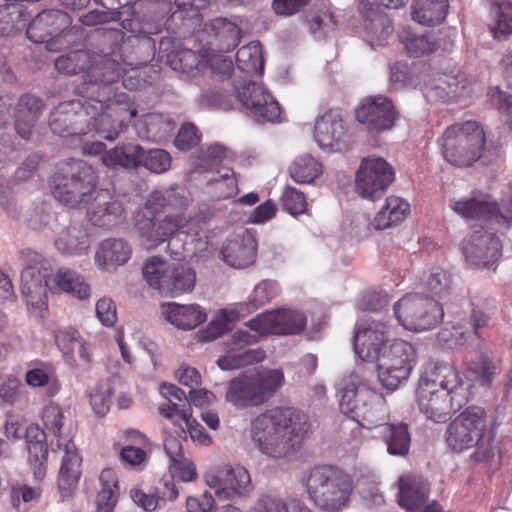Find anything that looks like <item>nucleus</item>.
<instances>
[{
	"label": "nucleus",
	"instance_id": "obj_29",
	"mask_svg": "<svg viewBox=\"0 0 512 512\" xmlns=\"http://www.w3.org/2000/svg\"><path fill=\"white\" fill-rule=\"evenodd\" d=\"M51 277L46 275L37 267H26L21 274V292L28 307L42 311L46 305L47 288L51 290Z\"/></svg>",
	"mask_w": 512,
	"mask_h": 512
},
{
	"label": "nucleus",
	"instance_id": "obj_62",
	"mask_svg": "<svg viewBox=\"0 0 512 512\" xmlns=\"http://www.w3.org/2000/svg\"><path fill=\"white\" fill-rule=\"evenodd\" d=\"M249 512H289L285 501L273 493H262Z\"/></svg>",
	"mask_w": 512,
	"mask_h": 512
},
{
	"label": "nucleus",
	"instance_id": "obj_55",
	"mask_svg": "<svg viewBox=\"0 0 512 512\" xmlns=\"http://www.w3.org/2000/svg\"><path fill=\"white\" fill-rule=\"evenodd\" d=\"M424 285L440 297L451 293L453 288L452 274L441 267H433L425 276Z\"/></svg>",
	"mask_w": 512,
	"mask_h": 512
},
{
	"label": "nucleus",
	"instance_id": "obj_39",
	"mask_svg": "<svg viewBox=\"0 0 512 512\" xmlns=\"http://www.w3.org/2000/svg\"><path fill=\"white\" fill-rule=\"evenodd\" d=\"M410 214V204L398 196H390L376 214L371 225L376 230H384L403 222Z\"/></svg>",
	"mask_w": 512,
	"mask_h": 512
},
{
	"label": "nucleus",
	"instance_id": "obj_34",
	"mask_svg": "<svg viewBox=\"0 0 512 512\" xmlns=\"http://www.w3.org/2000/svg\"><path fill=\"white\" fill-rule=\"evenodd\" d=\"M64 456L58 474V489L61 496L68 497L77 486L80 477L81 457L75 444L71 440L63 443Z\"/></svg>",
	"mask_w": 512,
	"mask_h": 512
},
{
	"label": "nucleus",
	"instance_id": "obj_51",
	"mask_svg": "<svg viewBox=\"0 0 512 512\" xmlns=\"http://www.w3.org/2000/svg\"><path fill=\"white\" fill-rule=\"evenodd\" d=\"M87 234L76 225H70L57 234L55 246L63 254H76L84 249Z\"/></svg>",
	"mask_w": 512,
	"mask_h": 512
},
{
	"label": "nucleus",
	"instance_id": "obj_2",
	"mask_svg": "<svg viewBox=\"0 0 512 512\" xmlns=\"http://www.w3.org/2000/svg\"><path fill=\"white\" fill-rule=\"evenodd\" d=\"M471 384L463 381L456 368L447 362H430L419 381L417 402L426 418L445 422L451 412L470 399Z\"/></svg>",
	"mask_w": 512,
	"mask_h": 512
},
{
	"label": "nucleus",
	"instance_id": "obj_53",
	"mask_svg": "<svg viewBox=\"0 0 512 512\" xmlns=\"http://www.w3.org/2000/svg\"><path fill=\"white\" fill-rule=\"evenodd\" d=\"M91 62V55L84 50L70 52L67 55L58 57L55 61V68L67 75H76L82 71H88Z\"/></svg>",
	"mask_w": 512,
	"mask_h": 512
},
{
	"label": "nucleus",
	"instance_id": "obj_25",
	"mask_svg": "<svg viewBox=\"0 0 512 512\" xmlns=\"http://www.w3.org/2000/svg\"><path fill=\"white\" fill-rule=\"evenodd\" d=\"M220 255L230 267L243 269L251 266L257 255L254 235L247 230L231 235L224 242Z\"/></svg>",
	"mask_w": 512,
	"mask_h": 512
},
{
	"label": "nucleus",
	"instance_id": "obj_61",
	"mask_svg": "<svg viewBox=\"0 0 512 512\" xmlns=\"http://www.w3.org/2000/svg\"><path fill=\"white\" fill-rule=\"evenodd\" d=\"M142 166L154 173L166 172L171 166V156L163 149H144Z\"/></svg>",
	"mask_w": 512,
	"mask_h": 512
},
{
	"label": "nucleus",
	"instance_id": "obj_50",
	"mask_svg": "<svg viewBox=\"0 0 512 512\" xmlns=\"http://www.w3.org/2000/svg\"><path fill=\"white\" fill-rule=\"evenodd\" d=\"M101 491L97 495L98 512H112L118 499V486L115 473L104 469L99 477Z\"/></svg>",
	"mask_w": 512,
	"mask_h": 512
},
{
	"label": "nucleus",
	"instance_id": "obj_17",
	"mask_svg": "<svg viewBox=\"0 0 512 512\" xmlns=\"http://www.w3.org/2000/svg\"><path fill=\"white\" fill-rule=\"evenodd\" d=\"M247 325L258 335L298 334L305 328L306 316L298 310L278 309L258 315L251 319Z\"/></svg>",
	"mask_w": 512,
	"mask_h": 512
},
{
	"label": "nucleus",
	"instance_id": "obj_1",
	"mask_svg": "<svg viewBox=\"0 0 512 512\" xmlns=\"http://www.w3.org/2000/svg\"><path fill=\"white\" fill-rule=\"evenodd\" d=\"M189 205L186 191L180 187H171L153 191L144 205L134 214V227L146 249H155L164 242L174 260H181V251L173 250V237L193 221L186 217L184 211Z\"/></svg>",
	"mask_w": 512,
	"mask_h": 512
},
{
	"label": "nucleus",
	"instance_id": "obj_22",
	"mask_svg": "<svg viewBox=\"0 0 512 512\" xmlns=\"http://www.w3.org/2000/svg\"><path fill=\"white\" fill-rule=\"evenodd\" d=\"M388 327L381 321H368L354 334V352L362 361L375 362L387 347Z\"/></svg>",
	"mask_w": 512,
	"mask_h": 512
},
{
	"label": "nucleus",
	"instance_id": "obj_18",
	"mask_svg": "<svg viewBox=\"0 0 512 512\" xmlns=\"http://www.w3.org/2000/svg\"><path fill=\"white\" fill-rule=\"evenodd\" d=\"M462 252L466 260L477 267H491L502 254L499 238L482 226H475L472 233L463 240Z\"/></svg>",
	"mask_w": 512,
	"mask_h": 512
},
{
	"label": "nucleus",
	"instance_id": "obj_7",
	"mask_svg": "<svg viewBox=\"0 0 512 512\" xmlns=\"http://www.w3.org/2000/svg\"><path fill=\"white\" fill-rule=\"evenodd\" d=\"M307 491L312 501L321 509L336 512L343 509L352 491L348 474L334 466H319L311 470Z\"/></svg>",
	"mask_w": 512,
	"mask_h": 512
},
{
	"label": "nucleus",
	"instance_id": "obj_38",
	"mask_svg": "<svg viewBox=\"0 0 512 512\" xmlns=\"http://www.w3.org/2000/svg\"><path fill=\"white\" fill-rule=\"evenodd\" d=\"M429 485L425 479L415 475H406L399 479V504L413 511L426 503Z\"/></svg>",
	"mask_w": 512,
	"mask_h": 512
},
{
	"label": "nucleus",
	"instance_id": "obj_13",
	"mask_svg": "<svg viewBox=\"0 0 512 512\" xmlns=\"http://www.w3.org/2000/svg\"><path fill=\"white\" fill-rule=\"evenodd\" d=\"M119 55H91V62L85 74L86 92L100 101H111L116 97L113 84L126 71L124 64L119 62Z\"/></svg>",
	"mask_w": 512,
	"mask_h": 512
},
{
	"label": "nucleus",
	"instance_id": "obj_47",
	"mask_svg": "<svg viewBox=\"0 0 512 512\" xmlns=\"http://www.w3.org/2000/svg\"><path fill=\"white\" fill-rule=\"evenodd\" d=\"M490 31L495 39L503 40L512 34V2H495L490 8Z\"/></svg>",
	"mask_w": 512,
	"mask_h": 512
},
{
	"label": "nucleus",
	"instance_id": "obj_41",
	"mask_svg": "<svg viewBox=\"0 0 512 512\" xmlns=\"http://www.w3.org/2000/svg\"><path fill=\"white\" fill-rule=\"evenodd\" d=\"M214 0H174V6L171 8V15L168 21L171 25L179 28L186 27L190 29L200 22V9H205L211 5Z\"/></svg>",
	"mask_w": 512,
	"mask_h": 512
},
{
	"label": "nucleus",
	"instance_id": "obj_28",
	"mask_svg": "<svg viewBox=\"0 0 512 512\" xmlns=\"http://www.w3.org/2000/svg\"><path fill=\"white\" fill-rule=\"evenodd\" d=\"M451 208L466 219L489 220L500 226L507 223L497 203L487 194H475L469 199L454 201Z\"/></svg>",
	"mask_w": 512,
	"mask_h": 512
},
{
	"label": "nucleus",
	"instance_id": "obj_33",
	"mask_svg": "<svg viewBox=\"0 0 512 512\" xmlns=\"http://www.w3.org/2000/svg\"><path fill=\"white\" fill-rule=\"evenodd\" d=\"M26 447L28 462L35 479L42 480L46 474L48 446L46 433L38 425L31 424L26 428Z\"/></svg>",
	"mask_w": 512,
	"mask_h": 512
},
{
	"label": "nucleus",
	"instance_id": "obj_49",
	"mask_svg": "<svg viewBox=\"0 0 512 512\" xmlns=\"http://www.w3.org/2000/svg\"><path fill=\"white\" fill-rule=\"evenodd\" d=\"M26 25L27 20L20 4L8 3L0 6V37L15 35Z\"/></svg>",
	"mask_w": 512,
	"mask_h": 512
},
{
	"label": "nucleus",
	"instance_id": "obj_8",
	"mask_svg": "<svg viewBox=\"0 0 512 512\" xmlns=\"http://www.w3.org/2000/svg\"><path fill=\"white\" fill-rule=\"evenodd\" d=\"M439 143L449 163L458 167L471 166L481 157L485 135L476 121H466L449 126Z\"/></svg>",
	"mask_w": 512,
	"mask_h": 512
},
{
	"label": "nucleus",
	"instance_id": "obj_56",
	"mask_svg": "<svg viewBox=\"0 0 512 512\" xmlns=\"http://www.w3.org/2000/svg\"><path fill=\"white\" fill-rule=\"evenodd\" d=\"M468 372L481 386L489 387L497 375V366L488 355L482 353L479 355L478 361L469 365Z\"/></svg>",
	"mask_w": 512,
	"mask_h": 512
},
{
	"label": "nucleus",
	"instance_id": "obj_14",
	"mask_svg": "<svg viewBox=\"0 0 512 512\" xmlns=\"http://www.w3.org/2000/svg\"><path fill=\"white\" fill-rule=\"evenodd\" d=\"M91 100H72L59 104L49 117V126L53 133L60 136L84 135L90 131L89 119L97 114L96 108H90Z\"/></svg>",
	"mask_w": 512,
	"mask_h": 512
},
{
	"label": "nucleus",
	"instance_id": "obj_6",
	"mask_svg": "<svg viewBox=\"0 0 512 512\" xmlns=\"http://www.w3.org/2000/svg\"><path fill=\"white\" fill-rule=\"evenodd\" d=\"M284 383L280 369L261 368L248 371L232 379L225 398L235 407H256L268 401Z\"/></svg>",
	"mask_w": 512,
	"mask_h": 512
},
{
	"label": "nucleus",
	"instance_id": "obj_48",
	"mask_svg": "<svg viewBox=\"0 0 512 512\" xmlns=\"http://www.w3.org/2000/svg\"><path fill=\"white\" fill-rule=\"evenodd\" d=\"M237 67L248 75L261 74L264 68L261 45L252 41L241 47L236 54Z\"/></svg>",
	"mask_w": 512,
	"mask_h": 512
},
{
	"label": "nucleus",
	"instance_id": "obj_45",
	"mask_svg": "<svg viewBox=\"0 0 512 512\" xmlns=\"http://www.w3.org/2000/svg\"><path fill=\"white\" fill-rule=\"evenodd\" d=\"M166 63L176 72L194 77L205 68V58L188 48H174L166 54Z\"/></svg>",
	"mask_w": 512,
	"mask_h": 512
},
{
	"label": "nucleus",
	"instance_id": "obj_21",
	"mask_svg": "<svg viewBox=\"0 0 512 512\" xmlns=\"http://www.w3.org/2000/svg\"><path fill=\"white\" fill-rule=\"evenodd\" d=\"M375 395L365 385H356L349 382L343 389L339 408L347 417L355 420L362 426L373 424L372 401Z\"/></svg>",
	"mask_w": 512,
	"mask_h": 512
},
{
	"label": "nucleus",
	"instance_id": "obj_43",
	"mask_svg": "<svg viewBox=\"0 0 512 512\" xmlns=\"http://www.w3.org/2000/svg\"><path fill=\"white\" fill-rule=\"evenodd\" d=\"M131 249L123 239L103 240L95 255V262L101 269L123 265L130 258Z\"/></svg>",
	"mask_w": 512,
	"mask_h": 512
},
{
	"label": "nucleus",
	"instance_id": "obj_19",
	"mask_svg": "<svg viewBox=\"0 0 512 512\" xmlns=\"http://www.w3.org/2000/svg\"><path fill=\"white\" fill-rule=\"evenodd\" d=\"M236 96L255 121L264 123L279 120V103L261 84L248 82L236 90Z\"/></svg>",
	"mask_w": 512,
	"mask_h": 512
},
{
	"label": "nucleus",
	"instance_id": "obj_10",
	"mask_svg": "<svg viewBox=\"0 0 512 512\" xmlns=\"http://www.w3.org/2000/svg\"><path fill=\"white\" fill-rule=\"evenodd\" d=\"M415 348L404 340H394L384 347L375 361L378 379L388 390L394 391L405 382L416 364Z\"/></svg>",
	"mask_w": 512,
	"mask_h": 512
},
{
	"label": "nucleus",
	"instance_id": "obj_58",
	"mask_svg": "<svg viewBox=\"0 0 512 512\" xmlns=\"http://www.w3.org/2000/svg\"><path fill=\"white\" fill-rule=\"evenodd\" d=\"M42 420L45 428L57 437V445L61 448L63 443L68 440L61 433V428L63 426V414L61 409L54 404L45 406L42 412Z\"/></svg>",
	"mask_w": 512,
	"mask_h": 512
},
{
	"label": "nucleus",
	"instance_id": "obj_15",
	"mask_svg": "<svg viewBox=\"0 0 512 512\" xmlns=\"http://www.w3.org/2000/svg\"><path fill=\"white\" fill-rule=\"evenodd\" d=\"M393 167L380 156L363 158L355 175V190L363 198H380L393 182Z\"/></svg>",
	"mask_w": 512,
	"mask_h": 512
},
{
	"label": "nucleus",
	"instance_id": "obj_57",
	"mask_svg": "<svg viewBox=\"0 0 512 512\" xmlns=\"http://www.w3.org/2000/svg\"><path fill=\"white\" fill-rule=\"evenodd\" d=\"M208 185L219 199L229 198L238 193L237 180L231 168H224L219 178L210 179Z\"/></svg>",
	"mask_w": 512,
	"mask_h": 512
},
{
	"label": "nucleus",
	"instance_id": "obj_42",
	"mask_svg": "<svg viewBox=\"0 0 512 512\" xmlns=\"http://www.w3.org/2000/svg\"><path fill=\"white\" fill-rule=\"evenodd\" d=\"M174 128L173 120L161 113L146 114L136 124L138 136L153 142L165 139Z\"/></svg>",
	"mask_w": 512,
	"mask_h": 512
},
{
	"label": "nucleus",
	"instance_id": "obj_54",
	"mask_svg": "<svg viewBox=\"0 0 512 512\" xmlns=\"http://www.w3.org/2000/svg\"><path fill=\"white\" fill-rule=\"evenodd\" d=\"M404 44L407 52L414 57L433 53L440 47L439 40L433 33L407 34Z\"/></svg>",
	"mask_w": 512,
	"mask_h": 512
},
{
	"label": "nucleus",
	"instance_id": "obj_60",
	"mask_svg": "<svg viewBox=\"0 0 512 512\" xmlns=\"http://www.w3.org/2000/svg\"><path fill=\"white\" fill-rule=\"evenodd\" d=\"M58 348L63 353L67 363L75 365V352L77 347H81V339L75 330L59 331L55 336Z\"/></svg>",
	"mask_w": 512,
	"mask_h": 512
},
{
	"label": "nucleus",
	"instance_id": "obj_9",
	"mask_svg": "<svg viewBox=\"0 0 512 512\" xmlns=\"http://www.w3.org/2000/svg\"><path fill=\"white\" fill-rule=\"evenodd\" d=\"M147 284L163 296L176 297L193 290L194 270L181 263H169L159 256L149 258L142 267Z\"/></svg>",
	"mask_w": 512,
	"mask_h": 512
},
{
	"label": "nucleus",
	"instance_id": "obj_36",
	"mask_svg": "<svg viewBox=\"0 0 512 512\" xmlns=\"http://www.w3.org/2000/svg\"><path fill=\"white\" fill-rule=\"evenodd\" d=\"M67 18V14L59 10L43 11L27 27V37L35 43L47 42L59 32L60 25L65 24Z\"/></svg>",
	"mask_w": 512,
	"mask_h": 512
},
{
	"label": "nucleus",
	"instance_id": "obj_35",
	"mask_svg": "<svg viewBox=\"0 0 512 512\" xmlns=\"http://www.w3.org/2000/svg\"><path fill=\"white\" fill-rule=\"evenodd\" d=\"M64 456L58 474V489L61 496L68 497L77 486L80 477L81 457L75 444L71 440L63 443Z\"/></svg>",
	"mask_w": 512,
	"mask_h": 512
},
{
	"label": "nucleus",
	"instance_id": "obj_37",
	"mask_svg": "<svg viewBox=\"0 0 512 512\" xmlns=\"http://www.w3.org/2000/svg\"><path fill=\"white\" fill-rule=\"evenodd\" d=\"M162 315L172 325L183 330L194 329L206 319V314L197 304L168 303L162 306Z\"/></svg>",
	"mask_w": 512,
	"mask_h": 512
},
{
	"label": "nucleus",
	"instance_id": "obj_11",
	"mask_svg": "<svg viewBox=\"0 0 512 512\" xmlns=\"http://www.w3.org/2000/svg\"><path fill=\"white\" fill-rule=\"evenodd\" d=\"M398 322L411 331L434 328L444 316L443 308L433 298L420 293H408L394 304Z\"/></svg>",
	"mask_w": 512,
	"mask_h": 512
},
{
	"label": "nucleus",
	"instance_id": "obj_52",
	"mask_svg": "<svg viewBox=\"0 0 512 512\" xmlns=\"http://www.w3.org/2000/svg\"><path fill=\"white\" fill-rule=\"evenodd\" d=\"M289 173L298 183H311L322 173L321 164L310 155H302L292 163Z\"/></svg>",
	"mask_w": 512,
	"mask_h": 512
},
{
	"label": "nucleus",
	"instance_id": "obj_3",
	"mask_svg": "<svg viewBox=\"0 0 512 512\" xmlns=\"http://www.w3.org/2000/svg\"><path fill=\"white\" fill-rule=\"evenodd\" d=\"M309 429L307 419L293 408H274L252 422V439L263 454L280 458L299 449Z\"/></svg>",
	"mask_w": 512,
	"mask_h": 512
},
{
	"label": "nucleus",
	"instance_id": "obj_23",
	"mask_svg": "<svg viewBox=\"0 0 512 512\" xmlns=\"http://www.w3.org/2000/svg\"><path fill=\"white\" fill-rule=\"evenodd\" d=\"M356 118L370 132L380 133L393 127L396 112L388 98L367 97L356 110Z\"/></svg>",
	"mask_w": 512,
	"mask_h": 512
},
{
	"label": "nucleus",
	"instance_id": "obj_44",
	"mask_svg": "<svg viewBox=\"0 0 512 512\" xmlns=\"http://www.w3.org/2000/svg\"><path fill=\"white\" fill-rule=\"evenodd\" d=\"M51 282V290L65 292L80 300L90 297L89 285L81 275L71 269L60 268L51 276Z\"/></svg>",
	"mask_w": 512,
	"mask_h": 512
},
{
	"label": "nucleus",
	"instance_id": "obj_63",
	"mask_svg": "<svg viewBox=\"0 0 512 512\" xmlns=\"http://www.w3.org/2000/svg\"><path fill=\"white\" fill-rule=\"evenodd\" d=\"M180 417L185 422L193 441L202 445H209L211 443V437L205 432L204 427L192 418L189 405L180 410Z\"/></svg>",
	"mask_w": 512,
	"mask_h": 512
},
{
	"label": "nucleus",
	"instance_id": "obj_31",
	"mask_svg": "<svg viewBox=\"0 0 512 512\" xmlns=\"http://www.w3.org/2000/svg\"><path fill=\"white\" fill-rule=\"evenodd\" d=\"M345 133V125L340 114L329 111L316 121L314 139L321 149L339 150Z\"/></svg>",
	"mask_w": 512,
	"mask_h": 512
},
{
	"label": "nucleus",
	"instance_id": "obj_64",
	"mask_svg": "<svg viewBox=\"0 0 512 512\" xmlns=\"http://www.w3.org/2000/svg\"><path fill=\"white\" fill-rule=\"evenodd\" d=\"M489 95L492 105L507 117V123L512 128V95L500 90L499 87L491 88Z\"/></svg>",
	"mask_w": 512,
	"mask_h": 512
},
{
	"label": "nucleus",
	"instance_id": "obj_26",
	"mask_svg": "<svg viewBox=\"0 0 512 512\" xmlns=\"http://www.w3.org/2000/svg\"><path fill=\"white\" fill-rule=\"evenodd\" d=\"M207 483L216 489L215 496L218 499L227 500L245 495L250 489L251 479L244 467L226 465Z\"/></svg>",
	"mask_w": 512,
	"mask_h": 512
},
{
	"label": "nucleus",
	"instance_id": "obj_59",
	"mask_svg": "<svg viewBox=\"0 0 512 512\" xmlns=\"http://www.w3.org/2000/svg\"><path fill=\"white\" fill-rule=\"evenodd\" d=\"M227 157V150L223 145L213 144L203 150L198 156L196 168L199 172L212 171Z\"/></svg>",
	"mask_w": 512,
	"mask_h": 512
},
{
	"label": "nucleus",
	"instance_id": "obj_5",
	"mask_svg": "<svg viewBox=\"0 0 512 512\" xmlns=\"http://www.w3.org/2000/svg\"><path fill=\"white\" fill-rule=\"evenodd\" d=\"M97 183L98 176L91 165L72 159L57 168L52 178V193L59 202L76 208L88 203Z\"/></svg>",
	"mask_w": 512,
	"mask_h": 512
},
{
	"label": "nucleus",
	"instance_id": "obj_12",
	"mask_svg": "<svg viewBox=\"0 0 512 512\" xmlns=\"http://www.w3.org/2000/svg\"><path fill=\"white\" fill-rule=\"evenodd\" d=\"M488 316L478 307L468 303L455 321L447 323L437 334V341L448 349H455L471 344L480 346L479 329L486 326Z\"/></svg>",
	"mask_w": 512,
	"mask_h": 512
},
{
	"label": "nucleus",
	"instance_id": "obj_4",
	"mask_svg": "<svg viewBox=\"0 0 512 512\" xmlns=\"http://www.w3.org/2000/svg\"><path fill=\"white\" fill-rule=\"evenodd\" d=\"M488 420L485 410L479 406H469L449 423L445 441L454 452L475 448L473 456L478 461H489L495 455V434L487 430Z\"/></svg>",
	"mask_w": 512,
	"mask_h": 512
},
{
	"label": "nucleus",
	"instance_id": "obj_20",
	"mask_svg": "<svg viewBox=\"0 0 512 512\" xmlns=\"http://www.w3.org/2000/svg\"><path fill=\"white\" fill-rule=\"evenodd\" d=\"M257 339L258 335L251 334L247 330L235 332L226 353L217 360L218 366L222 370H234L262 362L266 357L264 350L246 348V346L255 343Z\"/></svg>",
	"mask_w": 512,
	"mask_h": 512
},
{
	"label": "nucleus",
	"instance_id": "obj_16",
	"mask_svg": "<svg viewBox=\"0 0 512 512\" xmlns=\"http://www.w3.org/2000/svg\"><path fill=\"white\" fill-rule=\"evenodd\" d=\"M97 114L89 119L90 131L97 133L106 140L114 141L123 133L131 118L137 114L136 109L128 110L118 100L100 101V98L91 100L90 108H96Z\"/></svg>",
	"mask_w": 512,
	"mask_h": 512
},
{
	"label": "nucleus",
	"instance_id": "obj_30",
	"mask_svg": "<svg viewBox=\"0 0 512 512\" xmlns=\"http://www.w3.org/2000/svg\"><path fill=\"white\" fill-rule=\"evenodd\" d=\"M44 108L43 101L32 94L22 95L15 106V131L19 137L29 140Z\"/></svg>",
	"mask_w": 512,
	"mask_h": 512
},
{
	"label": "nucleus",
	"instance_id": "obj_46",
	"mask_svg": "<svg viewBox=\"0 0 512 512\" xmlns=\"http://www.w3.org/2000/svg\"><path fill=\"white\" fill-rule=\"evenodd\" d=\"M448 7V0H415L412 19L427 26L440 24L446 18Z\"/></svg>",
	"mask_w": 512,
	"mask_h": 512
},
{
	"label": "nucleus",
	"instance_id": "obj_24",
	"mask_svg": "<svg viewBox=\"0 0 512 512\" xmlns=\"http://www.w3.org/2000/svg\"><path fill=\"white\" fill-rule=\"evenodd\" d=\"M87 205V216L92 224L112 227L124 218L122 203L108 190H95Z\"/></svg>",
	"mask_w": 512,
	"mask_h": 512
},
{
	"label": "nucleus",
	"instance_id": "obj_40",
	"mask_svg": "<svg viewBox=\"0 0 512 512\" xmlns=\"http://www.w3.org/2000/svg\"><path fill=\"white\" fill-rule=\"evenodd\" d=\"M380 437L389 455L406 457L411 446V435L407 424H385L380 426Z\"/></svg>",
	"mask_w": 512,
	"mask_h": 512
},
{
	"label": "nucleus",
	"instance_id": "obj_27",
	"mask_svg": "<svg viewBox=\"0 0 512 512\" xmlns=\"http://www.w3.org/2000/svg\"><path fill=\"white\" fill-rule=\"evenodd\" d=\"M358 11L364 18L366 41L372 48L383 46L392 33L388 16L370 0H359Z\"/></svg>",
	"mask_w": 512,
	"mask_h": 512
},
{
	"label": "nucleus",
	"instance_id": "obj_32",
	"mask_svg": "<svg viewBox=\"0 0 512 512\" xmlns=\"http://www.w3.org/2000/svg\"><path fill=\"white\" fill-rule=\"evenodd\" d=\"M203 34L207 35L208 47L218 52L233 50L240 39L239 28L224 18H217L206 23Z\"/></svg>",
	"mask_w": 512,
	"mask_h": 512
}]
</instances>
